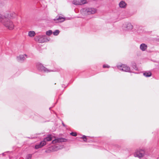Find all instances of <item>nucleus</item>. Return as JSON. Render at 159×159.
Masks as SVG:
<instances>
[{"instance_id": "1", "label": "nucleus", "mask_w": 159, "mask_h": 159, "mask_svg": "<svg viewBox=\"0 0 159 159\" xmlns=\"http://www.w3.org/2000/svg\"><path fill=\"white\" fill-rule=\"evenodd\" d=\"M8 17L7 15L0 14V21L7 28L12 30L14 29V25L12 21L7 18Z\"/></svg>"}, {"instance_id": "2", "label": "nucleus", "mask_w": 159, "mask_h": 159, "mask_svg": "<svg viewBox=\"0 0 159 159\" xmlns=\"http://www.w3.org/2000/svg\"><path fill=\"white\" fill-rule=\"evenodd\" d=\"M80 11L82 14L84 15L93 14L96 12L97 9L92 7H85L82 9Z\"/></svg>"}, {"instance_id": "3", "label": "nucleus", "mask_w": 159, "mask_h": 159, "mask_svg": "<svg viewBox=\"0 0 159 159\" xmlns=\"http://www.w3.org/2000/svg\"><path fill=\"white\" fill-rule=\"evenodd\" d=\"M117 67L120 70L126 72H131L130 67L126 65L122 64L117 65Z\"/></svg>"}, {"instance_id": "4", "label": "nucleus", "mask_w": 159, "mask_h": 159, "mask_svg": "<svg viewBox=\"0 0 159 159\" xmlns=\"http://www.w3.org/2000/svg\"><path fill=\"white\" fill-rule=\"evenodd\" d=\"M36 67L40 71L45 72H48L52 70H49L44 67L41 64L38 63L36 64Z\"/></svg>"}, {"instance_id": "5", "label": "nucleus", "mask_w": 159, "mask_h": 159, "mask_svg": "<svg viewBox=\"0 0 159 159\" xmlns=\"http://www.w3.org/2000/svg\"><path fill=\"white\" fill-rule=\"evenodd\" d=\"M145 154V152L143 150L141 149L137 150L134 154V156L140 158L143 157Z\"/></svg>"}, {"instance_id": "6", "label": "nucleus", "mask_w": 159, "mask_h": 159, "mask_svg": "<svg viewBox=\"0 0 159 159\" xmlns=\"http://www.w3.org/2000/svg\"><path fill=\"white\" fill-rule=\"evenodd\" d=\"M28 56L26 54L20 55L19 56H17L16 57L17 60L19 62H23L26 58H27Z\"/></svg>"}, {"instance_id": "7", "label": "nucleus", "mask_w": 159, "mask_h": 159, "mask_svg": "<svg viewBox=\"0 0 159 159\" xmlns=\"http://www.w3.org/2000/svg\"><path fill=\"white\" fill-rule=\"evenodd\" d=\"M133 28V25L129 22L125 23L123 25V29L125 30H131Z\"/></svg>"}, {"instance_id": "8", "label": "nucleus", "mask_w": 159, "mask_h": 159, "mask_svg": "<svg viewBox=\"0 0 159 159\" xmlns=\"http://www.w3.org/2000/svg\"><path fill=\"white\" fill-rule=\"evenodd\" d=\"M35 40L36 41L38 40V42L39 43H43L46 42L47 39L45 36L43 35L39 36L37 37V38H35Z\"/></svg>"}, {"instance_id": "9", "label": "nucleus", "mask_w": 159, "mask_h": 159, "mask_svg": "<svg viewBox=\"0 0 159 159\" xmlns=\"http://www.w3.org/2000/svg\"><path fill=\"white\" fill-rule=\"evenodd\" d=\"M87 3L86 0H74L73 3L75 5H82Z\"/></svg>"}, {"instance_id": "10", "label": "nucleus", "mask_w": 159, "mask_h": 159, "mask_svg": "<svg viewBox=\"0 0 159 159\" xmlns=\"http://www.w3.org/2000/svg\"><path fill=\"white\" fill-rule=\"evenodd\" d=\"M66 139L64 138H59L57 139H55L53 140L52 141V143L53 144L57 143H60L62 142H66Z\"/></svg>"}, {"instance_id": "11", "label": "nucleus", "mask_w": 159, "mask_h": 159, "mask_svg": "<svg viewBox=\"0 0 159 159\" xmlns=\"http://www.w3.org/2000/svg\"><path fill=\"white\" fill-rule=\"evenodd\" d=\"M46 144V143L45 141H42L40 142V143L37 144L35 146V148L36 149H38L40 148H41L44 146Z\"/></svg>"}, {"instance_id": "12", "label": "nucleus", "mask_w": 159, "mask_h": 159, "mask_svg": "<svg viewBox=\"0 0 159 159\" xmlns=\"http://www.w3.org/2000/svg\"><path fill=\"white\" fill-rule=\"evenodd\" d=\"M54 20H58L60 22L64 21L65 20V18L62 17L60 16H57L55 19H54Z\"/></svg>"}, {"instance_id": "13", "label": "nucleus", "mask_w": 159, "mask_h": 159, "mask_svg": "<svg viewBox=\"0 0 159 159\" xmlns=\"http://www.w3.org/2000/svg\"><path fill=\"white\" fill-rule=\"evenodd\" d=\"M147 48V45L144 43L141 44L140 46V48L142 51H145Z\"/></svg>"}, {"instance_id": "14", "label": "nucleus", "mask_w": 159, "mask_h": 159, "mask_svg": "<svg viewBox=\"0 0 159 159\" xmlns=\"http://www.w3.org/2000/svg\"><path fill=\"white\" fill-rule=\"evenodd\" d=\"M119 7L122 8H125L126 7V4L125 2L121 1L119 3Z\"/></svg>"}, {"instance_id": "15", "label": "nucleus", "mask_w": 159, "mask_h": 159, "mask_svg": "<svg viewBox=\"0 0 159 159\" xmlns=\"http://www.w3.org/2000/svg\"><path fill=\"white\" fill-rule=\"evenodd\" d=\"M52 137L51 135H48L47 137L46 138L44 139L43 141H44L46 143V141H49L52 140Z\"/></svg>"}, {"instance_id": "16", "label": "nucleus", "mask_w": 159, "mask_h": 159, "mask_svg": "<svg viewBox=\"0 0 159 159\" xmlns=\"http://www.w3.org/2000/svg\"><path fill=\"white\" fill-rule=\"evenodd\" d=\"M35 35V33L34 31H31L28 32V36L30 37H34Z\"/></svg>"}, {"instance_id": "17", "label": "nucleus", "mask_w": 159, "mask_h": 159, "mask_svg": "<svg viewBox=\"0 0 159 159\" xmlns=\"http://www.w3.org/2000/svg\"><path fill=\"white\" fill-rule=\"evenodd\" d=\"M143 74L146 77H149L152 75V73L150 71H145L143 73Z\"/></svg>"}, {"instance_id": "18", "label": "nucleus", "mask_w": 159, "mask_h": 159, "mask_svg": "<svg viewBox=\"0 0 159 159\" xmlns=\"http://www.w3.org/2000/svg\"><path fill=\"white\" fill-rule=\"evenodd\" d=\"M131 66L135 70H137L138 69L136 65V64L134 62H132L131 63Z\"/></svg>"}, {"instance_id": "19", "label": "nucleus", "mask_w": 159, "mask_h": 159, "mask_svg": "<svg viewBox=\"0 0 159 159\" xmlns=\"http://www.w3.org/2000/svg\"><path fill=\"white\" fill-rule=\"evenodd\" d=\"M59 149V147L56 145H54L52 147V150L53 151H57Z\"/></svg>"}, {"instance_id": "20", "label": "nucleus", "mask_w": 159, "mask_h": 159, "mask_svg": "<svg viewBox=\"0 0 159 159\" xmlns=\"http://www.w3.org/2000/svg\"><path fill=\"white\" fill-rule=\"evenodd\" d=\"M52 33V30H49L46 32V34L47 35L50 36Z\"/></svg>"}, {"instance_id": "21", "label": "nucleus", "mask_w": 159, "mask_h": 159, "mask_svg": "<svg viewBox=\"0 0 159 159\" xmlns=\"http://www.w3.org/2000/svg\"><path fill=\"white\" fill-rule=\"evenodd\" d=\"M59 33V31L58 30H56L55 31L53 32V34L54 35L57 36Z\"/></svg>"}, {"instance_id": "22", "label": "nucleus", "mask_w": 159, "mask_h": 159, "mask_svg": "<svg viewBox=\"0 0 159 159\" xmlns=\"http://www.w3.org/2000/svg\"><path fill=\"white\" fill-rule=\"evenodd\" d=\"M32 157V155L31 154H28L26 157V159H31Z\"/></svg>"}, {"instance_id": "23", "label": "nucleus", "mask_w": 159, "mask_h": 159, "mask_svg": "<svg viewBox=\"0 0 159 159\" xmlns=\"http://www.w3.org/2000/svg\"><path fill=\"white\" fill-rule=\"evenodd\" d=\"M81 138L84 139V141L86 142L87 141V139L86 136L85 135H83Z\"/></svg>"}, {"instance_id": "24", "label": "nucleus", "mask_w": 159, "mask_h": 159, "mask_svg": "<svg viewBox=\"0 0 159 159\" xmlns=\"http://www.w3.org/2000/svg\"><path fill=\"white\" fill-rule=\"evenodd\" d=\"M70 134L72 135V136H76L77 135V134L76 133H75V132H71V133H70Z\"/></svg>"}, {"instance_id": "25", "label": "nucleus", "mask_w": 159, "mask_h": 159, "mask_svg": "<svg viewBox=\"0 0 159 159\" xmlns=\"http://www.w3.org/2000/svg\"><path fill=\"white\" fill-rule=\"evenodd\" d=\"M103 68H109L110 67V66L108 65L105 64L103 66Z\"/></svg>"}, {"instance_id": "26", "label": "nucleus", "mask_w": 159, "mask_h": 159, "mask_svg": "<svg viewBox=\"0 0 159 159\" xmlns=\"http://www.w3.org/2000/svg\"><path fill=\"white\" fill-rule=\"evenodd\" d=\"M62 124L64 126V127H65L66 126V125H65L64 123H63V122H62Z\"/></svg>"}, {"instance_id": "27", "label": "nucleus", "mask_w": 159, "mask_h": 159, "mask_svg": "<svg viewBox=\"0 0 159 159\" xmlns=\"http://www.w3.org/2000/svg\"><path fill=\"white\" fill-rule=\"evenodd\" d=\"M7 153V152H4V153H2V155H3V156H4V155L5 154V153Z\"/></svg>"}]
</instances>
